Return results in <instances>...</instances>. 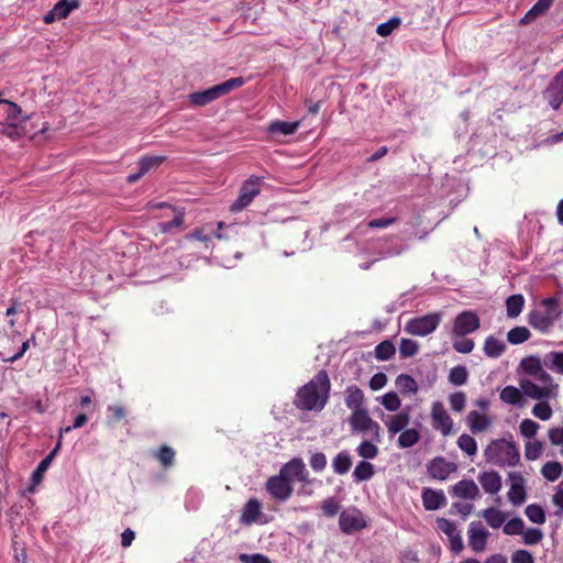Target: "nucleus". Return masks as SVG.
<instances>
[{
    "instance_id": "1",
    "label": "nucleus",
    "mask_w": 563,
    "mask_h": 563,
    "mask_svg": "<svg viewBox=\"0 0 563 563\" xmlns=\"http://www.w3.org/2000/svg\"><path fill=\"white\" fill-rule=\"evenodd\" d=\"M330 387L328 373L321 369L297 390L294 405L300 410L321 411L328 402Z\"/></svg>"
},
{
    "instance_id": "2",
    "label": "nucleus",
    "mask_w": 563,
    "mask_h": 563,
    "mask_svg": "<svg viewBox=\"0 0 563 563\" xmlns=\"http://www.w3.org/2000/svg\"><path fill=\"white\" fill-rule=\"evenodd\" d=\"M486 462L504 467L515 466L519 462L518 446L505 439L492 441L484 451Z\"/></svg>"
},
{
    "instance_id": "3",
    "label": "nucleus",
    "mask_w": 563,
    "mask_h": 563,
    "mask_svg": "<svg viewBox=\"0 0 563 563\" xmlns=\"http://www.w3.org/2000/svg\"><path fill=\"white\" fill-rule=\"evenodd\" d=\"M560 314L558 300L555 298H545L541 301L539 309L530 311L528 322L533 329L548 333Z\"/></svg>"
},
{
    "instance_id": "4",
    "label": "nucleus",
    "mask_w": 563,
    "mask_h": 563,
    "mask_svg": "<svg viewBox=\"0 0 563 563\" xmlns=\"http://www.w3.org/2000/svg\"><path fill=\"white\" fill-rule=\"evenodd\" d=\"M244 84L245 80L242 77L230 78L206 90L189 93L188 100L195 107H205L212 101L228 95L232 90L242 87Z\"/></svg>"
},
{
    "instance_id": "5",
    "label": "nucleus",
    "mask_w": 563,
    "mask_h": 563,
    "mask_svg": "<svg viewBox=\"0 0 563 563\" xmlns=\"http://www.w3.org/2000/svg\"><path fill=\"white\" fill-rule=\"evenodd\" d=\"M0 114L5 119V121H1L2 123L13 124L18 128L19 134L14 139L30 137L32 140L36 135V132H31L27 129L31 115L24 114L21 107L16 103L7 100L3 107L0 108Z\"/></svg>"
},
{
    "instance_id": "6",
    "label": "nucleus",
    "mask_w": 563,
    "mask_h": 563,
    "mask_svg": "<svg viewBox=\"0 0 563 563\" xmlns=\"http://www.w3.org/2000/svg\"><path fill=\"white\" fill-rule=\"evenodd\" d=\"M349 423L353 432L368 434L375 442L382 441L380 426L371 418L368 409L351 412Z\"/></svg>"
},
{
    "instance_id": "7",
    "label": "nucleus",
    "mask_w": 563,
    "mask_h": 563,
    "mask_svg": "<svg viewBox=\"0 0 563 563\" xmlns=\"http://www.w3.org/2000/svg\"><path fill=\"white\" fill-rule=\"evenodd\" d=\"M442 320V313L431 312L421 317L409 319L405 324V331L411 335L426 336L437 330Z\"/></svg>"
},
{
    "instance_id": "8",
    "label": "nucleus",
    "mask_w": 563,
    "mask_h": 563,
    "mask_svg": "<svg viewBox=\"0 0 563 563\" xmlns=\"http://www.w3.org/2000/svg\"><path fill=\"white\" fill-rule=\"evenodd\" d=\"M519 386L523 395L538 401L554 399L559 394L558 384H549V386H542L532 379L522 378L520 379Z\"/></svg>"
},
{
    "instance_id": "9",
    "label": "nucleus",
    "mask_w": 563,
    "mask_h": 563,
    "mask_svg": "<svg viewBox=\"0 0 563 563\" xmlns=\"http://www.w3.org/2000/svg\"><path fill=\"white\" fill-rule=\"evenodd\" d=\"M367 526L364 515L356 507L344 509L339 517V527L345 534L355 533Z\"/></svg>"
},
{
    "instance_id": "10",
    "label": "nucleus",
    "mask_w": 563,
    "mask_h": 563,
    "mask_svg": "<svg viewBox=\"0 0 563 563\" xmlns=\"http://www.w3.org/2000/svg\"><path fill=\"white\" fill-rule=\"evenodd\" d=\"M479 327L481 321L475 312L463 311L454 320L452 334L456 338H462L475 332Z\"/></svg>"
},
{
    "instance_id": "11",
    "label": "nucleus",
    "mask_w": 563,
    "mask_h": 563,
    "mask_svg": "<svg viewBox=\"0 0 563 563\" xmlns=\"http://www.w3.org/2000/svg\"><path fill=\"white\" fill-rule=\"evenodd\" d=\"M260 194V179L250 178L246 180L241 189L236 200L231 205L232 212H239L247 207L252 200Z\"/></svg>"
},
{
    "instance_id": "12",
    "label": "nucleus",
    "mask_w": 563,
    "mask_h": 563,
    "mask_svg": "<svg viewBox=\"0 0 563 563\" xmlns=\"http://www.w3.org/2000/svg\"><path fill=\"white\" fill-rule=\"evenodd\" d=\"M432 427L444 437L452 433L453 420L441 401H434L431 408Z\"/></svg>"
},
{
    "instance_id": "13",
    "label": "nucleus",
    "mask_w": 563,
    "mask_h": 563,
    "mask_svg": "<svg viewBox=\"0 0 563 563\" xmlns=\"http://www.w3.org/2000/svg\"><path fill=\"white\" fill-rule=\"evenodd\" d=\"M488 537L489 532L481 521H472L468 525V545L475 553H482L486 550Z\"/></svg>"
},
{
    "instance_id": "14",
    "label": "nucleus",
    "mask_w": 563,
    "mask_h": 563,
    "mask_svg": "<svg viewBox=\"0 0 563 563\" xmlns=\"http://www.w3.org/2000/svg\"><path fill=\"white\" fill-rule=\"evenodd\" d=\"M266 489L272 498L282 503L289 499L294 490L292 485L279 474L268 478Z\"/></svg>"
},
{
    "instance_id": "15",
    "label": "nucleus",
    "mask_w": 563,
    "mask_h": 563,
    "mask_svg": "<svg viewBox=\"0 0 563 563\" xmlns=\"http://www.w3.org/2000/svg\"><path fill=\"white\" fill-rule=\"evenodd\" d=\"M437 528L448 537L452 552L456 554L462 552L464 549V543L462 540L461 531L457 529L453 521H450L445 518H438Z\"/></svg>"
},
{
    "instance_id": "16",
    "label": "nucleus",
    "mask_w": 563,
    "mask_h": 563,
    "mask_svg": "<svg viewBox=\"0 0 563 563\" xmlns=\"http://www.w3.org/2000/svg\"><path fill=\"white\" fill-rule=\"evenodd\" d=\"M291 485L294 481L308 482V471L301 459L295 457L282 466L278 473Z\"/></svg>"
},
{
    "instance_id": "17",
    "label": "nucleus",
    "mask_w": 563,
    "mask_h": 563,
    "mask_svg": "<svg viewBox=\"0 0 563 563\" xmlns=\"http://www.w3.org/2000/svg\"><path fill=\"white\" fill-rule=\"evenodd\" d=\"M80 7L79 0H59L54 7L43 16L46 24H52L55 21L66 19L71 11Z\"/></svg>"
},
{
    "instance_id": "18",
    "label": "nucleus",
    "mask_w": 563,
    "mask_h": 563,
    "mask_svg": "<svg viewBox=\"0 0 563 563\" xmlns=\"http://www.w3.org/2000/svg\"><path fill=\"white\" fill-rule=\"evenodd\" d=\"M510 489L508 492V499L514 506H520L527 498L526 479L518 472H510L509 475Z\"/></svg>"
},
{
    "instance_id": "19",
    "label": "nucleus",
    "mask_w": 563,
    "mask_h": 563,
    "mask_svg": "<svg viewBox=\"0 0 563 563\" xmlns=\"http://www.w3.org/2000/svg\"><path fill=\"white\" fill-rule=\"evenodd\" d=\"M543 96L552 109L560 108L563 103V69L553 78Z\"/></svg>"
},
{
    "instance_id": "20",
    "label": "nucleus",
    "mask_w": 563,
    "mask_h": 563,
    "mask_svg": "<svg viewBox=\"0 0 563 563\" xmlns=\"http://www.w3.org/2000/svg\"><path fill=\"white\" fill-rule=\"evenodd\" d=\"M427 470L431 477L439 481H444L450 476V474L456 471V465L454 463L448 462L442 456H438L428 463Z\"/></svg>"
},
{
    "instance_id": "21",
    "label": "nucleus",
    "mask_w": 563,
    "mask_h": 563,
    "mask_svg": "<svg viewBox=\"0 0 563 563\" xmlns=\"http://www.w3.org/2000/svg\"><path fill=\"white\" fill-rule=\"evenodd\" d=\"M385 423L389 437H394L407 429L410 422V413L408 410L400 411L396 415L382 418Z\"/></svg>"
},
{
    "instance_id": "22",
    "label": "nucleus",
    "mask_w": 563,
    "mask_h": 563,
    "mask_svg": "<svg viewBox=\"0 0 563 563\" xmlns=\"http://www.w3.org/2000/svg\"><path fill=\"white\" fill-rule=\"evenodd\" d=\"M451 494L454 497L462 499L475 500L481 496L478 486L473 479H462L451 488Z\"/></svg>"
},
{
    "instance_id": "23",
    "label": "nucleus",
    "mask_w": 563,
    "mask_h": 563,
    "mask_svg": "<svg viewBox=\"0 0 563 563\" xmlns=\"http://www.w3.org/2000/svg\"><path fill=\"white\" fill-rule=\"evenodd\" d=\"M365 396L363 390L356 385L347 386L345 389V405L352 411L367 409L364 405Z\"/></svg>"
},
{
    "instance_id": "24",
    "label": "nucleus",
    "mask_w": 563,
    "mask_h": 563,
    "mask_svg": "<svg viewBox=\"0 0 563 563\" xmlns=\"http://www.w3.org/2000/svg\"><path fill=\"white\" fill-rule=\"evenodd\" d=\"M422 503L427 510H437L446 504V497L443 490L424 488L422 492Z\"/></svg>"
},
{
    "instance_id": "25",
    "label": "nucleus",
    "mask_w": 563,
    "mask_h": 563,
    "mask_svg": "<svg viewBox=\"0 0 563 563\" xmlns=\"http://www.w3.org/2000/svg\"><path fill=\"white\" fill-rule=\"evenodd\" d=\"M478 482L488 494H497L501 489V477L495 472H483L478 475Z\"/></svg>"
},
{
    "instance_id": "26",
    "label": "nucleus",
    "mask_w": 563,
    "mask_h": 563,
    "mask_svg": "<svg viewBox=\"0 0 563 563\" xmlns=\"http://www.w3.org/2000/svg\"><path fill=\"white\" fill-rule=\"evenodd\" d=\"M554 0H538L532 8L520 19V24L527 25L543 15L553 4Z\"/></svg>"
},
{
    "instance_id": "27",
    "label": "nucleus",
    "mask_w": 563,
    "mask_h": 563,
    "mask_svg": "<svg viewBox=\"0 0 563 563\" xmlns=\"http://www.w3.org/2000/svg\"><path fill=\"white\" fill-rule=\"evenodd\" d=\"M300 125V121H280L275 120L272 121L267 126V132L271 134L278 135H291L294 134Z\"/></svg>"
},
{
    "instance_id": "28",
    "label": "nucleus",
    "mask_w": 563,
    "mask_h": 563,
    "mask_svg": "<svg viewBox=\"0 0 563 563\" xmlns=\"http://www.w3.org/2000/svg\"><path fill=\"white\" fill-rule=\"evenodd\" d=\"M507 345L501 339L488 335L484 342L483 351L489 358H498L506 351Z\"/></svg>"
},
{
    "instance_id": "29",
    "label": "nucleus",
    "mask_w": 563,
    "mask_h": 563,
    "mask_svg": "<svg viewBox=\"0 0 563 563\" xmlns=\"http://www.w3.org/2000/svg\"><path fill=\"white\" fill-rule=\"evenodd\" d=\"M262 504L260 500L252 498L243 507L240 521L243 525H251L257 520L261 514Z\"/></svg>"
},
{
    "instance_id": "30",
    "label": "nucleus",
    "mask_w": 563,
    "mask_h": 563,
    "mask_svg": "<svg viewBox=\"0 0 563 563\" xmlns=\"http://www.w3.org/2000/svg\"><path fill=\"white\" fill-rule=\"evenodd\" d=\"M523 393L521 388H517L515 386H506L500 391V400L505 404L512 405V406H522L523 400Z\"/></svg>"
},
{
    "instance_id": "31",
    "label": "nucleus",
    "mask_w": 563,
    "mask_h": 563,
    "mask_svg": "<svg viewBox=\"0 0 563 563\" xmlns=\"http://www.w3.org/2000/svg\"><path fill=\"white\" fill-rule=\"evenodd\" d=\"M467 423L473 433H478L486 430L489 427L490 420L486 416L481 415L477 411H471L467 415Z\"/></svg>"
},
{
    "instance_id": "32",
    "label": "nucleus",
    "mask_w": 563,
    "mask_h": 563,
    "mask_svg": "<svg viewBox=\"0 0 563 563\" xmlns=\"http://www.w3.org/2000/svg\"><path fill=\"white\" fill-rule=\"evenodd\" d=\"M352 466V456L347 451H341L332 461L334 473L339 475L346 474Z\"/></svg>"
},
{
    "instance_id": "33",
    "label": "nucleus",
    "mask_w": 563,
    "mask_h": 563,
    "mask_svg": "<svg viewBox=\"0 0 563 563\" xmlns=\"http://www.w3.org/2000/svg\"><path fill=\"white\" fill-rule=\"evenodd\" d=\"M482 517L485 519L487 525L493 529L500 528L506 521V515L494 507H489L483 510Z\"/></svg>"
},
{
    "instance_id": "34",
    "label": "nucleus",
    "mask_w": 563,
    "mask_h": 563,
    "mask_svg": "<svg viewBox=\"0 0 563 563\" xmlns=\"http://www.w3.org/2000/svg\"><path fill=\"white\" fill-rule=\"evenodd\" d=\"M419 440H420V432L415 428H411V429L407 428L406 430L400 432L398 440H397V445L400 449H409V448H412L415 444H417L419 442Z\"/></svg>"
},
{
    "instance_id": "35",
    "label": "nucleus",
    "mask_w": 563,
    "mask_h": 563,
    "mask_svg": "<svg viewBox=\"0 0 563 563\" xmlns=\"http://www.w3.org/2000/svg\"><path fill=\"white\" fill-rule=\"evenodd\" d=\"M525 298L522 295H511L506 300L507 317L510 319L517 318L523 308Z\"/></svg>"
},
{
    "instance_id": "36",
    "label": "nucleus",
    "mask_w": 563,
    "mask_h": 563,
    "mask_svg": "<svg viewBox=\"0 0 563 563\" xmlns=\"http://www.w3.org/2000/svg\"><path fill=\"white\" fill-rule=\"evenodd\" d=\"M395 383L401 394L415 395L418 391V384L410 375L400 374Z\"/></svg>"
},
{
    "instance_id": "37",
    "label": "nucleus",
    "mask_w": 563,
    "mask_h": 563,
    "mask_svg": "<svg viewBox=\"0 0 563 563\" xmlns=\"http://www.w3.org/2000/svg\"><path fill=\"white\" fill-rule=\"evenodd\" d=\"M543 365L559 374H563V352H549L543 357Z\"/></svg>"
},
{
    "instance_id": "38",
    "label": "nucleus",
    "mask_w": 563,
    "mask_h": 563,
    "mask_svg": "<svg viewBox=\"0 0 563 563\" xmlns=\"http://www.w3.org/2000/svg\"><path fill=\"white\" fill-rule=\"evenodd\" d=\"M374 475V465L366 461H361L353 471V477L356 483L368 481Z\"/></svg>"
},
{
    "instance_id": "39",
    "label": "nucleus",
    "mask_w": 563,
    "mask_h": 563,
    "mask_svg": "<svg viewBox=\"0 0 563 563\" xmlns=\"http://www.w3.org/2000/svg\"><path fill=\"white\" fill-rule=\"evenodd\" d=\"M531 333L527 327H515L507 333V341L510 344L517 345L528 341Z\"/></svg>"
},
{
    "instance_id": "40",
    "label": "nucleus",
    "mask_w": 563,
    "mask_h": 563,
    "mask_svg": "<svg viewBox=\"0 0 563 563\" xmlns=\"http://www.w3.org/2000/svg\"><path fill=\"white\" fill-rule=\"evenodd\" d=\"M468 372L463 365L454 366L450 369L449 382L454 386H462L467 382Z\"/></svg>"
},
{
    "instance_id": "41",
    "label": "nucleus",
    "mask_w": 563,
    "mask_h": 563,
    "mask_svg": "<svg viewBox=\"0 0 563 563\" xmlns=\"http://www.w3.org/2000/svg\"><path fill=\"white\" fill-rule=\"evenodd\" d=\"M563 467L561 463L551 461L542 466L541 474L550 482L556 481L562 474Z\"/></svg>"
},
{
    "instance_id": "42",
    "label": "nucleus",
    "mask_w": 563,
    "mask_h": 563,
    "mask_svg": "<svg viewBox=\"0 0 563 563\" xmlns=\"http://www.w3.org/2000/svg\"><path fill=\"white\" fill-rule=\"evenodd\" d=\"M457 446L468 456H474L477 453V443L475 439L466 433L459 437Z\"/></svg>"
},
{
    "instance_id": "43",
    "label": "nucleus",
    "mask_w": 563,
    "mask_h": 563,
    "mask_svg": "<svg viewBox=\"0 0 563 563\" xmlns=\"http://www.w3.org/2000/svg\"><path fill=\"white\" fill-rule=\"evenodd\" d=\"M526 516L528 519L538 525H542L545 522V512L543 508L537 504L528 505L525 510Z\"/></svg>"
},
{
    "instance_id": "44",
    "label": "nucleus",
    "mask_w": 563,
    "mask_h": 563,
    "mask_svg": "<svg viewBox=\"0 0 563 563\" xmlns=\"http://www.w3.org/2000/svg\"><path fill=\"white\" fill-rule=\"evenodd\" d=\"M379 401L386 410L391 412L398 411L401 406L400 398L395 391H389L383 395L379 398Z\"/></svg>"
},
{
    "instance_id": "45",
    "label": "nucleus",
    "mask_w": 563,
    "mask_h": 563,
    "mask_svg": "<svg viewBox=\"0 0 563 563\" xmlns=\"http://www.w3.org/2000/svg\"><path fill=\"white\" fill-rule=\"evenodd\" d=\"M396 352V349L394 346V344L386 340V341H383L380 342L376 347H375V357L379 361H387L389 358H391V356L395 354Z\"/></svg>"
},
{
    "instance_id": "46",
    "label": "nucleus",
    "mask_w": 563,
    "mask_h": 563,
    "mask_svg": "<svg viewBox=\"0 0 563 563\" xmlns=\"http://www.w3.org/2000/svg\"><path fill=\"white\" fill-rule=\"evenodd\" d=\"M520 365L525 373L531 377H533L543 368V363H541L540 358L533 356L523 358Z\"/></svg>"
},
{
    "instance_id": "47",
    "label": "nucleus",
    "mask_w": 563,
    "mask_h": 563,
    "mask_svg": "<svg viewBox=\"0 0 563 563\" xmlns=\"http://www.w3.org/2000/svg\"><path fill=\"white\" fill-rule=\"evenodd\" d=\"M552 413L553 411L549 405V400H541L532 408V415L542 421L551 419Z\"/></svg>"
},
{
    "instance_id": "48",
    "label": "nucleus",
    "mask_w": 563,
    "mask_h": 563,
    "mask_svg": "<svg viewBox=\"0 0 563 563\" xmlns=\"http://www.w3.org/2000/svg\"><path fill=\"white\" fill-rule=\"evenodd\" d=\"M31 345H33V346L36 345L34 335H32L29 340L24 341L22 343L20 350L15 354H13L11 356H5L4 353L1 352L0 353L1 360L7 363H14L15 361L20 360L24 355V353L30 349Z\"/></svg>"
},
{
    "instance_id": "49",
    "label": "nucleus",
    "mask_w": 563,
    "mask_h": 563,
    "mask_svg": "<svg viewBox=\"0 0 563 563\" xmlns=\"http://www.w3.org/2000/svg\"><path fill=\"white\" fill-rule=\"evenodd\" d=\"M400 23H401L400 18L393 16L388 21L378 24L376 32L378 35H380L383 37L388 36L393 33L394 30L399 27Z\"/></svg>"
},
{
    "instance_id": "50",
    "label": "nucleus",
    "mask_w": 563,
    "mask_h": 563,
    "mask_svg": "<svg viewBox=\"0 0 563 563\" xmlns=\"http://www.w3.org/2000/svg\"><path fill=\"white\" fill-rule=\"evenodd\" d=\"M525 529V522L521 518H512L503 527V532L507 536L521 534Z\"/></svg>"
},
{
    "instance_id": "51",
    "label": "nucleus",
    "mask_w": 563,
    "mask_h": 563,
    "mask_svg": "<svg viewBox=\"0 0 563 563\" xmlns=\"http://www.w3.org/2000/svg\"><path fill=\"white\" fill-rule=\"evenodd\" d=\"M356 452L360 456L372 460L377 456L378 448L371 441L365 440L356 448Z\"/></svg>"
},
{
    "instance_id": "52",
    "label": "nucleus",
    "mask_w": 563,
    "mask_h": 563,
    "mask_svg": "<svg viewBox=\"0 0 563 563\" xmlns=\"http://www.w3.org/2000/svg\"><path fill=\"white\" fill-rule=\"evenodd\" d=\"M419 344L411 339H401L399 353L402 357H410L417 354Z\"/></svg>"
},
{
    "instance_id": "53",
    "label": "nucleus",
    "mask_w": 563,
    "mask_h": 563,
    "mask_svg": "<svg viewBox=\"0 0 563 563\" xmlns=\"http://www.w3.org/2000/svg\"><path fill=\"white\" fill-rule=\"evenodd\" d=\"M539 428V423L531 419H523L519 426L521 435L528 439L533 438L537 434Z\"/></svg>"
},
{
    "instance_id": "54",
    "label": "nucleus",
    "mask_w": 563,
    "mask_h": 563,
    "mask_svg": "<svg viewBox=\"0 0 563 563\" xmlns=\"http://www.w3.org/2000/svg\"><path fill=\"white\" fill-rule=\"evenodd\" d=\"M52 462H53L52 461V455H47L46 457H44L38 463L37 467L35 468V471L32 474V482H33V484L36 485V484L41 483L44 473L48 470V467L51 466Z\"/></svg>"
},
{
    "instance_id": "55",
    "label": "nucleus",
    "mask_w": 563,
    "mask_h": 563,
    "mask_svg": "<svg viewBox=\"0 0 563 563\" xmlns=\"http://www.w3.org/2000/svg\"><path fill=\"white\" fill-rule=\"evenodd\" d=\"M543 445L540 441L528 442L525 446V456L529 461H534L542 454Z\"/></svg>"
},
{
    "instance_id": "56",
    "label": "nucleus",
    "mask_w": 563,
    "mask_h": 563,
    "mask_svg": "<svg viewBox=\"0 0 563 563\" xmlns=\"http://www.w3.org/2000/svg\"><path fill=\"white\" fill-rule=\"evenodd\" d=\"M22 312V303L14 301L5 311V316L8 317V324L13 334H19L15 330L16 320L14 318L15 314Z\"/></svg>"
},
{
    "instance_id": "57",
    "label": "nucleus",
    "mask_w": 563,
    "mask_h": 563,
    "mask_svg": "<svg viewBox=\"0 0 563 563\" xmlns=\"http://www.w3.org/2000/svg\"><path fill=\"white\" fill-rule=\"evenodd\" d=\"M451 409L456 412H462L465 408L466 396L463 391H456L449 397Z\"/></svg>"
},
{
    "instance_id": "58",
    "label": "nucleus",
    "mask_w": 563,
    "mask_h": 563,
    "mask_svg": "<svg viewBox=\"0 0 563 563\" xmlns=\"http://www.w3.org/2000/svg\"><path fill=\"white\" fill-rule=\"evenodd\" d=\"M521 534H522L523 542L528 545L537 544L543 538L542 531L538 528H529L526 531L523 530V532Z\"/></svg>"
},
{
    "instance_id": "59",
    "label": "nucleus",
    "mask_w": 563,
    "mask_h": 563,
    "mask_svg": "<svg viewBox=\"0 0 563 563\" xmlns=\"http://www.w3.org/2000/svg\"><path fill=\"white\" fill-rule=\"evenodd\" d=\"M474 341L464 336L453 341V349L462 354H468L474 350Z\"/></svg>"
},
{
    "instance_id": "60",
    "label": "nucleus",
    "mask_w": 563,
    "mask_h": 563,
    "mask_svg": "<svg viewBox=\"0 0 563 563\" xmlns=\"http://www.w3.org/2000/svg\"><path fill=\"white\" fill-rule=\"evenodd\" d=\"M321 509L325 517L332 518L339 512L340 505L335 498L330 497L323 500Z\"/></svg>"
},
{
    "instance_id": "61",
    "label": "nucleus",
    "mask_w": 563,
    "mask_h": 563,
    "mask_svg": "<svg viewBox=\"0 0 563 563\" xmlns=\"http://www.w3.org/2000/svg\"><path fill=\"white\" fill-rule=\"evenodd\" d=\"M163 159V156H145L140 159L139 167L144 174H146L151 168L158 166Z\"/></svg>"
},
{
    "instance_id": "62",
    "label": "nucleus",
    "mask_w": 563,
    "mask_h": 563,
    "mask_svg": "<svg viewBox=\"0 0 563 563\" xmlns=\"http://www.w3.org/2000/svg\"><path fill=\"white\" fill-rule=\"evenodd\" d=\"M309 464L316 472H322L327 466V457L323 453H313L310 457Z\"/></svg>"
},
{
    "instance_id": "63",
    "label": "nucleus",
    "mask_w": 563,
    "mask_h": 563,
    "mask_svg": "<svg viewBox=\"0 0 563 563\" xmlns=\"http://www.w3.org/2000/svg\"><path fill=\"white\" fill-rule=\"evenodd\" d=\"M156 456L164 466H169L173 464L175 452L172 448L164 445L161 448Z\"/></svg>"
},
{
    "instance_id": "64",
    "label": "nucleus",
    "mask_w": 563,
    "mask_h": 563,
    "mask_svg": "<svg viewBox=\"0 0 563 563\" xmlns=\"http://www.w3.org/2000/svg\"><path fill=\"white\" fill-rule=\"evenodd\" d=\"M239 560L242 563H272L271 560L268 559V556L261 554V553H255V554L241 553L239 555Z\"/></svg>"
}]
</instances>
